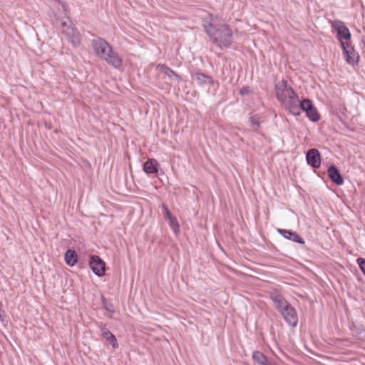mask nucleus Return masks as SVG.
Listing matches in <instances>:
<instances>
[{"instance_id":"obj_7","label":"nucleus","mask_w":365,"mask_h":365,"mask_svg":"<svg viewBox=\"0 0 365 365\" xmlns=\"http://www.w3.org/2000/svg\"><path fill=\"white\" fill-rule=\"evenodd\" d=\"M92 46L95 52L103 59L109 50L112 48L111 46L103 38H98L92 41Z\"/></svg>"},{"instance_id":"obj_26","label":"nucleus","mask_w":365,"mask_h":365,"mask_svg":"<svg viewBox=\"0 0 365 365\" xmlns=\"http://www.w3.org/2000/svg\"><path fill=\"white\" fill-rule=\"evenodd\" d=\"M161 207H162V209H163V212L164 215H165L167 218H168V217H171V216H172V215H171V213H170V210H169V209H168V206H167L165 203H163V204H162Z\"/></svg>"},{"instance_id":"obj_8","label":"nucleus","mask_w":365,"mask_h":365,"mask_svg":"<svg viewBox=\"0 0 365 365\" xmlns=\"http://www.w3.org/2000/svg\"><path fill=\"white\" fill-rule=\"evenodd\" d=\"M89 266L96 276L103 277L105 274L106 264L99 256L93 255L91 257Z\"/></svg>"},{"instance_id":"obj_25","label":"nucleus","mask_w":365,"mask_h":365,"mask_svg":"<svg viewBox=\"0 0 365 365\" xmlns=\"http://www.w3.org/2000/svg\"><path fill=\"white\" fill-rule=\"evenodd\" d=\"M357 263L359 266V268L361 269V270L365 275V259H364L362 257L358 258Z\"/></svg>"},{"instance_id":"obj_9","label":"nucleus","mask_w":365,"mask_h":365,"mask_svg":"<svg viewBox=\"0 0 365 365\" xmlns=\"http://www.w3.org/2000/svg\"><path fill=\"white\" fill-rule=\"evenodd\" d=\"M280 314L289 325L292 327H297L298 323V316L295 309L292 307L291 304L283 309Z\"/></svg>"},{"instance_id":"obj_17","label":"nucleus","mask_w":365,"mask_h":365,"mask_svg":"<svg viewBox=\"0 0 365 365\" xmlns=\"http://www.w3.org/2000/svg\"><path fill=\"white\" fill-rule=\"evenodd\" d=\"M143 171L148 174H155L158 172V163L154 158H150L143 163Z\"/></svg>"},{"instance_id":"obj_21","label":"nucleus","mask_w":365,"mask_h":365,"mask_svg":"<svg viewBox=\"0 0 365 365\" xmlns=\"http://www.w3.org/2000/svg\"><path fill=\"white\" fill-rule=\"evenodd\" d=\"M101 304L103 307L110 314H114L115 309L113 304L110 302L105 297H101ZM110 318H112V315L109 316Z\"/></svg>"},{"instance_id":"obj_18","label":"nucleus","mask_w":365,"mask_h":365,"mask_svg":"<svg viewBox=\"0 0 365 365\" xmlns=\"http://www.w3.org/2000/svg\"><path fill=\"white\" fill-rule=\"evenodd\" d=\"M156 68L164 73L170 80H173L174 78H180V76L178 74H177L173 69L165 64L160 63L157 66Z\"/></svg>"},{"instance_id":"obj_24","label":"nucleus","mask_w":365,"mask_h":365,"mask_svg":"<svg viewBox=\"0 0 365 365\" xmlns=\"http://www.w3.org/2000/svg\"><path fill=\"white\" fill-rule=\"evenodd\" d=\"M249 120L250 123L251 128L253 131H257L259 128V123L254 116H250L249 118Z\"/></svg>"},{"instance_id":"obj_14","label":"nucleus","mask_w":365,"mask_h":365,"mask_svg":"<svg viewBox=\"0 0 365 365\" xmlns=\"http://www.w3.org/2000/svg\"><path fill=\"white\" fill-rule=\"evenodd\" d=\"M277 232L279 233L285 239L292 242L300 245H304L305 243L304 239L297 232L291 230L277 229Z\"/></svg>"},{"instance_id":"obj_15","label":"nucleus","mask_w":365,"mask_h":365,"mask_svg":"<svg viewBox=\"0 0 365 365\" xmlns=\"http://www.w3.org/2000/svg\"><path fill=\"white\" fill-rule=\"evenodd\" d=\"M328 175L329 178L331 179V180L334 182L337 185H341L344 183V178L341 176L339 169L336 168V166L332 165L330 167H329L328 170Z\"/></svg>"},{"instance_id":"obj_16","label":"nucleus","mask_w":365,"mask_h":365,"mask_svg":"<svg viewBox=\"0 0 365 365\" xmlns=\"http://www.w3.org/2000/svg\"><path fill=\"white\" fill-rule=\"evenodd\" d=\"M99 328L102 336L111 344L113 349H117L118 347V344L115 335L113 334L108 328L102 324Z\"/></svg>"},{"instance_id":"obj_13","label":"nucleus","mask_w":365,"mask_h":365,"mask_svg":"<svg viewBox=\"0 0 365 365\" xmlns=\"http://www.w3.org/2000/svg\"><path fill=\"white\" fill-rule=\"evenodd\" d=\"M192 79L201 87L209 86L214 84V80L210 76L200 71L193 73Z\"/></svg>"},{"instance_id":"obj_27","label":"nucleus","mask_w":365,"mask_h":365,"mask_svg":"<svg viewBox=\"0 0 365 365\" xmlns=\"http://www.w3.org/2000/svg\"><path fill=\"white\" fill-rule=\"evenodd\" d=\"M240 92L242 95H247L249 93V89L248 88L243 87L240 89Z\"/></svg>"},{"instance_id":"obj_12","label":"nucleus","mask_w":365,"mask_h":365,"mask_svg":"<svg viewBox=\"0 0 365 365\" xmlns=\"http://www.w3.org/2000/svg\"><path fill=\"white\" fill-rule=\"evenodd\" d=\"M103 60L116 69H120L123 66V59L113 51V48L108 51Z\"/></svg>"},{"instance_id":"obj_5","label":"nucleus","mask_w":365,"mask_h":365,"mask_svg":"<svg viewBox=\"0 0 365 365\" xmlns=\"http://www.w3.org/2000/svg\"><path fill=\"white\" fill-rule=\"evenodd\" d=\"M300 111L303 110L306 113L307 117L312 122H317L320 119V115L314 106L312 101L309 98H304L300 104Z\"/></svg>"},{"instance_id":"obj_20","label":"nucleus","mask_w":365,"mask_h":365,"mask_svg":"<svg viewBox=\"0 0 365 365\" xmlns=\"http://www.w3.org/2000/svg\"><path fill=\"white\" fill-rule=\"evenodd\" d=\"M252 357L258 365H269L267 356L259 351H254Z\"/></svg>"},{"instance_id":"obj_3","label":"nucleus","mask_w":365,"mask_h":365,"mask_svg":"<svg viewBox=\"0 0 365 365\" xmlns=\"http://www.w3.org/2000/svg\"><path fill=\"white\" fill-rule=\"evenodd\" d=\"M330 25L336 32V38L340 43V46H341V42H350L351 34L344 22L336 19L331 21Z\"/></svg>"},{"instance_id":"obj_28","label":"nucleus","mask_w":365,"mask_h":365,"mask_svg":"<svg viewBox=\"0 0 365 365\" xmlns=\"http://www.w3.org/2000/svg\"><path fill=\"white\" fill-rule=\"evenodd\" d=\"M66 6L65 4H63V8L64 10H66Z\"/></svg>"},{"instance_id":"obj_22","label":"nucleus","mask_w":365,"mask_h":365,"mask_svg":"<svg viewBox=\"0 0 365 365\" xmlns=\"http://www.w3.org/2000/svg\"><path fill=\"white\" fill-rule=\"evenodd\" d=\"M70 23H72L70 20H56L55 25L60 30L61 33L66 30V28H70Z\"/></svg>"},{"instance_id":"obj_6","label":"nucleus","mask_w":365,"mask_h":365,"mask_svg":"<svg viewBox=\"0 0 365 365\" xmlns=\"http://www.w3.org/2000/svg\"><path fill=\"white\" fill-rule=\"evenodd\" d=\"M62 34L74 47L80 46L81 42V34L73 23H70V28H66V30Z\"/></svg>"},{"instance_id":"obj_4","label":"nucleus","mask_w":365,"mask_h":365,"mask_svg":"<svg viewBox=\"0 0 365 365\" xmlns=\"http://www.w3.org/2000/svg\"><path fill=\"white\" fill-rule=\"evenodd\" d=\"M341 48L346 63L351 66L357 65L359 61V56L350 44V42H341Z\"/></svg>"},{"instance_id":"obj_10","label":"nucleus","mask_w":365,"mask_h":365,"mask_svg":"<svg viewBox=\"0 0 365 365\" xmlns=\"http://www.w3.org/2000/svg\"><path fill=\"white\" fill-rule=\"evenodd\" d=\"M270 299L279 313L290 304L278 291L271 292Z\"/></svg>"},{"instance_id":"obj_1","label":"nucleus","mask_w":365,"mask_h":365,"mask_svg":"<svg viewBox=\"0 0 365 365\" xmlns=\"http://www.w3.org/2000/svg\"><path fill=\"white\" fill-rule=\"evenodd\" d=\"M202 26L212 43L220 48H230L233 41V33L231 28L222 22L216 15L207 14L202 20Z\"/></svg>"},{"instance_id":"obj_23","label":"nucleus","mask_w":365,"mask_h":365,"mask_svg":"<svg viewBox=\"0 0 365 365\" xmlns=\"http://www.w3.org/2000/svg\"><path fill=\"white\" fill-rule=\"evenodd\" d=\"M168 219L169 220L170 227L175 234H178L179 232V224L177 220V218L172 215Z\"/></svg>"},{"instance_id":"obj_11","label":"nucleus","mask_w":365,"mask_h":365,"mask_svg":"<svg viewBox=\"0 0 365 365\" xmlns=\"http://www.w3.org/2000/svg\"><path fill=\"white\" fill-rule=\"evenodd\" d=\"M306 160L312 168H319L321 165L319 151L316 148L309 149L306 153Z\"/></svg>"},{"instance_id":"obj_19","label":"nucleus","mask_w":365,"mask_h":365,"mask_svg":"<svg viewBox=\"0 0 365 365\" xmlns=\"http://www.w3.org/2000/svg\"><path fill=\"white\" fill-rule=\"evenodd\" d=\"M64 258L66 263L68 266L73 267L77 262L78 255L76 250L68 249L65 253Z\"/></svg>"},{"instance_id":"obj_2","label":"nucleus","mask_w":365,"mask_h":365,"mask_svg":"<svg viewBox=\"0 0 365 365\" xmlns=\"http://www.w3.org/2000/svg\"><path fill=\"white\" fill-rule=\"evenodd\" d=\"M276 97L281 105L293 115H300L302 101L294 89L288 85L287 81L282 80L274 86Z\"/></svg>"}]
</instances>
